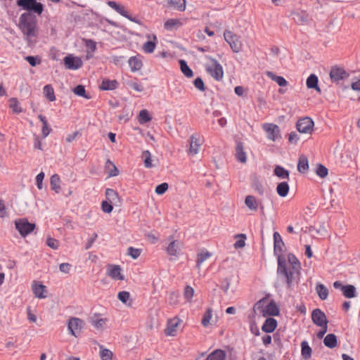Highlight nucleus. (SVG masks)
Returning <instances> with one entry per match:
<instances>
[{"instance_id": "a878e982", "label": "nucleus", "mask_w": 360, "mask_h": 360, "mask_svg": "<svg viewBox=\"0 0 360 360\" xmlns=\"http://www.w3.org/2000/svg\"><path fill=\"white\" fill-rule=\"evenodd\" d=\"M323 344L330 349L335 348L338 345L337 336L333 333L328 334L323 339Z\"/></svg>"}, {"instance_id": "5701e85b", "label": "nucleus", "mask_w": 360, "mask_h": 360, "mask_svg": "<svg viewBox=\"0 0 360 360\" xmlns=\"http://www.w3.org/2000/svg\"><path fill=\"white\" fill-rule=\"evenodd\" d=\"M288 262L291 265V269L296 271L297 274H300L301 264L296 256L292 253L288 255Z\"/></svg>"}, {"instance_id": "0eeeda50", "label": "nucleus", "mask_w": 360, "mask_h": 360, "mask_svg": "<svg viewBox=\"0 0 360 360\" xmlns=\"http://www.w3.org/2000/svg\"><path fill=\"white\" fill-rule=\"evenodd\" d=\"M314 122L311 118L305 117L297 120L296 129L300 133L311 134L314 130Z\"/></svg>"}, {"instance_id": "1a4fd4ad", "label": "nucleus", "mask_w": 360, "mask_h": 360, "mask_svg": "<svg viewBox=\"0 0 360 360\" xmlns=\"http://www.w3.org/2000/svg\"><path fill=\"white\" fill-rule=\"evenodd\" d=\"M262 128L266 132L267 138L273 141L281 137L280 128L275 124L265 123L263 124Z\"/></svg>"}, {"instance_id": "864d4df0", "label": "nucleus", "mask_w": 360, "mask_h": 360, "mask_svg": "<svg viewBox=\"0 0 360 360\" xmlns=\"http://www.w3.org/2000/svg\"><path fill=\"white\" fill-rule=\"evenodd\" d=\"M141 157L143 159L145 167L151 168L153 167L151 160V154L149 150L143 151Z\"/></svg>"}, {"instance_id": "79ce46f5", "label": "nucleus", "mask_w": 360, "mask_h": 360, "mask_svg": "<svg viewBox=\"0 0 360 360\" xmlns=\"http://www.w3.org/2000/svg\"><path fill=\"white\" fill-rule=\"evenodd\" d=\"M269 295H267L259 301H257L253 306V311L255 313L257 310L259 311L263 316L264 310L265 309V304L266 303Z\"/></svg>"}, {"instance_id": "4468645a", "label": "nucleus", "mask_w": 360, "mask_h": 360, "mask_svg": "<svg viewBox=\"0 0 360 360\" xmlns=\"http://www.w3.org/2000/svg\"><path fill=\"white\" fill-rule=\"evenodd\" d=\"M349 76L348 73L342 68L333 67L330 72V77L333 82H338Z\"/></svg>"}, {"instance_id": "5fc2aeb1", "label": "nucleus", "mask_w": 360, "mask_h": 360, "mask_svg": "<svg viewBox=\"0 0 360 360\" xmlns=\"http://www.w3.org/2000/svg\"><path fill=\"white\" fill-rule=\"evenodd\" d=\"M25 60L32 66L36 67L41 64V59L39 56H27L25 57Z\"/></svg>"}, {"instance_id": "09e8293b", "label": "nucleus", "mask_w": 360, "mask_h": 360, "mask_svg": "<svg viewBox=\"0 0 360 360\" xmlns=\"http://www.w3.org/2000/svg\"><path fill=\"white\" fill-rule=\"evenodd\" d=\"M293 19L298 24H304L308 22V16L305 12L293 13Z\"/></svg>"}, {"instance_id": "ea45409f", "label": "nucleus", "mask_w": 360, "mask_h": 360, "mask_svg": "<svg viewBox=\"0 0 360 360\" xmlns=\"http://www.w3.org/2000/svg\"><path fill=\"white\" fill-rule=\"evenodd\" d=\"M266 75L276 82L280 86H285L288 84L287 80L282 76H278L274 74L273 72H267Z\"/></svg>"}, {"instance_id": "ddd939ff", "label": "nucleus", "mask_w": 360, "mask_h": 360, "mask_svg": "<svg viewBox=\"0 0 360 360\" xmlns=\"http://www.w3.org/2000/svg\"><path fill=\"white\" fill-rule=\"evenodd\" d=\"M108 5L114 9L116 12H117L119 14H120L122 16L127 18L131 22L138 23L139 21L136 20L135 17H132L131 15H129L126 11L125 8L122 6L121 4H117L115 1H108L107 2Z\"/></svg>"}, {"instance_id": "2eb2a0df", "label": "nucleus", "mask_w": 360, "mask_h": 360, "mask_svg": "<svg viewBox=\"0 0 360 360\" xmlns=\"http://www.w3.org/2000/svg\"><path fill=\"white\" fill-rule=\"evenodd\" d=\"M280 309L274 300H271L264 310L263 316H278Z\"/></svg>"}, {"instance_id": "7ed1b4c3", "label": "nucleus", "mask_w": 360, "mask_h": 360, "mask_svg": "<svg viewBox=\"0 0 360 360\" xmlns=\"http://www.w3.org/2000/svg\"><path fill=\"white\" fill-rule=\"evenodd\" d=\"M16 5L26 13L41 15L44 11V6L37 0H17Z\"/></svg>"}, {"instance_id": "c9c22d12", "label": "nucleus", "mask_w": 360, "mask_h": 360, "mask_svg": "<svg viewBox=\"0 0 360 360\" xmlns=\"http://www.w3.org/2000/svg\"><path fill=\"white\" fill-rule=\"evenodd\" d=\"M106 200L111 203L116 204L120 201V197L117 191L112 188H107L105 192Z\"/></svg>"}, {"instance_id": "a18cd8bd", "label": "nucleus", "mask_w": 360, "mask_h": 360, "mask_svg": "<svg viewBox=\"0 0 360 360\" xmlns=\"http://www.w3.org/2000/svg\"><path fill=\"white\" fill-rule=\"evenodd\" d=\"M152 120L149 112L146 110H141L138 115V120L141 124H144L149 122Z\"/></svg>"}, {"instance_id": "9d476101", "label": "nucleus", "mask_w": 360, "mask_h": 360, "mask_svg": "<svg viewBox=\"0 0 360 360\" xmlns=\"http://www.w3.org/2000/svg\"><path fill=\"white\" fill-rule=\"evenodd\" d=\"M311 320L312 322L317 326L328 325V323L326 315L322 310L319 308L312 311Z\"/></svg>"}, {"instance_id": "b1692460", "label": "nucleus", "mask_w": 360, "mask_h": 360, "mask_svg": "<svg viewBox=\"0 0 360 360\" xmlns=\"http://www.w3.org/2000/svg\"><path fill=\"white\" fill-rule=\"evenodd\" d=\"M131 72H134L141 69L143 63L138 56H131L128 60Z\"/></svg>"}, {"instance_id": "de8ad7c7", "label": "nucleus", "mask_w": 360, "mask_h": 360, "mask_svg": "<svg viewBox=\"0 0 360 360\" xmlns=\"http://www.w3.org/2000/svg\"><path fill=\"white\" fill-rule=\"evenodd\" d=\"M179 243L178 240H172L169 243L167 248V252L171 256H176L179 249Z\"/></svg>"}, {"instance_id": "774afa93", "label": "nucleus", "mask_w": 360, "mask_h": 360, "mask_svg": "<svg viewBox=\"0 0 360 360\" xmlns=\"http://www.w3.org/2000/svg\"><path fill=\"white\" fill-rule=\"evenodd\" d=\"M168 188H169L168 184L164 182L160 184H158L155 187V191L158 195H162L168 190Z\"/></svg>"}, {"instance_id": "20e7f679", "label": "nucleus", "mask_w": 360, "mask_h": 360, "mask_svg": "<svg viewBox=\"0 0 360 360\" xmlns=\"http://www.w3.org/2000/svg\"><path fill=\"white\" fill-rule=\"evenodd\" d=\"M15 227L22 238L30 234L36 228L35 223H31L27 218H20L14 221Z\"/></svg>"}, {"instance_id": "f03ea898", "label": "nucleus", "mask_w": 360, "mask_h": 360, "mask_svg": "<svg viewBox=\"0 0 360 360\" xmlns=\"http://www.w3.org/2000/svg\"><path fill=\"white\" fill-rule=\"evenodd\" d=\"M276 272L278 276L283 279V281L287 285V288H291L294 278L293 275L295 274H297V272L293 271L292 269H288L287 262L285 259H281L278 258Z\"/></svg>"}, {"instance_id": "9b49d317", "label": "nucleus", "mask_w": 360, "mask_h": 360, "mask_svg": "<svg viewBox=\"0 0 360 360\" xmlns=\"http://www.w3.org/2000/svg\"><path fill=\"white\" fill-rule=\"evenodd\" d=\"M83 321L79 318L72 317L68 321V328L70 333L77 337L82 330Z\"/></svg>"}, {"instance_id": "412c9836", "label": "nucleus", "mask_w": 360, "mask_h": 360, "mask_svg": "<svg viewBox=\"0 0 360 360\" xmlns=\"http://www.w3.org/2000/svg\"><path fill=\"white\" fill-rule=\"evenodd\" d=\"M117 86L118 82L117 80H110L109 79L105 78L102 80V83L100 85L99 88L103 91H110L116 89Z\"/></svg>"}, {"instance_id": "e2e57ef3", "label": "nucleus", "mask_w": 360, "mask_h": 360, "mask_svg": "<svg viewBox=\"0 0 360 360\" xmlns=\"http://www.w3.org/2000/svg\"><path fill=\"white\" fill-rule=\"evenodd\" d=\"M113 203H111L108 200H103L101 202V210L103 212L109 214L112 212L113 210Z\"/></svg>"}, {"instance_id": "13d9d810", "label": "nucleus", "mask_w": 360, "mask_h": 360, "mask_svg": "<svg viewBox=\"0 0 360 360\" xmlns=\"http://www.w3.org/2000/svg\"><path fill=\"white\" fill-rule=\"evenodd\" d=\"M328 173V169L322 164H318L316 168V174L321 178H325Z\"/></svg>"}, {"instance_id": "39448f33", "label": "nucleus", "mask_w": 360, "mask_h": 360, "mask_svg": "<svg viewBox=\"0 0 360 360\" xmlns=\"http://www.w3.org/2000/svg\"><path fill=\"white\" fill-rule=\"evenodd\" d=\"M208 58L210 60L212 65H207L205 66L206 72L215 80H221L224 76V70L221 65L217 60L211 56H209Z\"/></svg>"}, {"instance_id": "cd10ccee", "label": "nucleus", "mask_w": 360, "mask_h": 360, "mask_svg": "<svg viewBox=\"0 0 360 360\" xmlns=\"http://www.w3.org/2000/svg\"><path fill=\"white\" fill-rule=\"evenodd\" d=\"M274 174L277 177L282 179H289V178H290L289 171L281 165H276L274 167Z\"/></svg>"}, {"instance_id": "6e6552de", "label": "nucleus", "mask_w": 360, "mask_h": 360, "mask_svg": "<svg viewBox=\"0 0 360 360\" xmlns=\"http://www.w3.org/2000/svg\"><path fill=\"white\" fill-rule=\"evenodd\" d=\"M285 246L284 242L279 234V233L275 231L274 233V254L277 257V261H278V258L281 259H285L283 256L282 253L284 250L283 248Z\"/></svg>"}, {"instance_id": "2f4dec72", "label": "nucleus", "mask_w": 360, "mask_h": 360, "mask_svg": "<svg viewBox=\"0 0 360 360\" xmlns=\"http://www.w3.org/2000/svg\"><path fill=\"white\" fill-rule=\"evenodd\" d=\"M226 353L221 349H217L210 353L205 360H225Z\"/></svg>"}, {"instance_id": "f8f14e48", "label": "nucleus", "mask_w": 360, "mask_h": 360, "mask_svg": "<svg viewBox=\"0 0 360 360\" xmlns=\"http://www.w3.org/2000/svg\"><path fill=\"white\" fill-rule=\"evenodd\" d=\"M63 62L65 68L69 70H78L82 66V59L71 54L66 56Z\"/></svg>"}, {"instance_id": "72a5a7b5", "label": "nucleus", "mask_w": 360, "mask_h": 360, "mask_svg": "<svg viewBox=\"0 0 360 360\" xmlns=\"http://www.w3.org/2000/svg\"><path fill=\"white\" fill-rule=\"evenodd\" d=\"M309 169L308 159L305 155H300L297 163V170L301 173H305Z\"/></svg>"}, {"instance_id": "bf43d9fd", "label": "nucleus", "mask_w": 360, "mask_h": 360, "mask_svg": "<svg viewBox=\"0 0 360 360\" xmlns=\"http://www.w3.org/2000/svg\"><path fill=\"white\" fill-rule=\"evenodd\" d=\"M9 106L12 108L15 113H20L22 111V109L18 106V101L15 98H11L9 100Z\"/></svg>"}, {"instance_id": "338daca9", "label": "nucleus", "mask_w": 360, "mask_h": 360, "mask_svg": "<svg viewBox=\"0 0 360 360\" xmlns=\"http://www.w3.org/2000/svg\"><path fill=\"white\" fill-rule=\"evenodd\" d=\"M193 84L195 87L200 91L205 90V83L200 77H198L194 79Z\"/></svg>"}, {"instance_id": "7c9ffc66", "label": "nucleus", "mask_w": 360, "mask_h": 360, "mask_svg": "<svg viewBox=\"0 0 360 360\" xmlns=\"http://www.w3.org/2000/svg\"><path fill=\"white\" fill-rule=\"evenodd\" d=\"M289 189L290 187L287 181L280 182L276 186V192L278 195L282 198L288 195Z\"/></svg>"}, {"instance_id": "c03bdc74", "label": "nucleus", "mask_w": 360, "mask_h": 360, "mask_svg": "<svg viewBox=\"0 0 360 360\" xmlns=\"http://www.w3.org/2000/svg\"><path fill=\"white\" fill-rule=\"evenodd\" d=\"M121 270L119 265H114L110 271L109 276L114 279L123 281L124 277L122 275Z\"/></svg>"}, {"instance_id": "a19ab883", "label": "nucleus", "mask_w": 360, "mask_h": 360, "mask_svg": "<svg viewBox=\"0 0 360 360\" xmlns=\"http://www.w3.org/2000/svg\"><path fill=\"white\" fill-rule=\"evenodd\" d=\"M316 290L321 300L327 299L328 296V290L323 284L318 283L316 286Z\"/></svg>"}, {"instance_id": "58836bf2", "label": "nucleus", "mask_w": 360, "mask_h": 360, "mask_svg": "<svg viewBox=\"0 0 360 360\" xmlns=\"http://www.w3.org/2000/svg\"><path fill=\"white\" fill-rule=\"evenodd\" d=\"M43 94L44 96L49 101L52 102L56 100L54 90L51 84H46L44 86Z\"/></svg>"}, {"instance_id": "dca6fc26", "label": "nucleus", "mask_w": 360, "mask_h": 360, "mask_svg": "<svg viewBox=\"0 0 360 360\" xmlns=\"http://www.w3.org/2000/svg\"><path fill=\"white\" fill-rule=\"evenodd\" d=\"M189 149L188 153L194 155L198 153L199 147L201 146V142L198 134H192L189 139Z\"/></svg>"}, {"instance_id": "6e6d98bb", "label": "nucleus", "mask_w": 360, "mask_h": 360, "mask_svg": "<svg viewBox=\"0 0 360 360\" xmlns=\"http://www.w3.org/2000/svg\"><path fill=\"white\" fill-rule=\"evenodd\" d=\"M238 239L234 243V248L236 249L243 248L245 245L246 236L243 233H240L236 236Z\"/></svg>"}, {"instance_id": "37998d69", "label": "nucleus", "mask_w": 360, "mask_h": 360, "mask_svg": "<svg viewBox=\"0 0 360 360\" xmlns=\"http://www.w3.org/2000/svg\"><path fill=\"white\" fill-rule=\"evenodd\" d=\"M60 177L56 174H53L50 178L51 188L57 193H58L60 190Z\"/></svg>"}, {"instance_id": "69168bd1", "label": "nucleus", "mask_w": 360, "mask_h": 360, "mask_svg": "<svg viewBox=\"0 0 360 360\" xmlns=\"http://www.w3.org/2000/svg\"><path fill=\"white\" fill-rule=\"evenodd\" d=\"M117 298L122 303L127 304L130 300V294L127 291H121L118 292Z\"/></svg>"}, {"instance_id": "3c124183", "label": "nucleus", "mask_w": 360, "mask_h": 360, "mask_svg": "<svg viewBox=\"0 0 360 360\" xmlns=\"http://www.w3.org/2000/svg\"><path fill=\"white\" fill-rule=\"evenodd\" d=\"M246 206L251 210L256 211L257 210V202L253 195H248L245 199Z\"/></svg>"}, {"instance_id": "bb28decb", "label": "nucleus", "mask_w": 360, "mask_h": 360, "mask_svg": "<svg viewBox=\"0 0 360 360\" xmlns=\"http://www.w3.org/2000/svg\"><path fill=\"white\" fill-rule=\"evenodd\" d=\"M312 349L309 345L307 341L304 340L301 342V355L302 358L307 360L311 357Z\"/></svg>"}, {"instance_id": "4be33fe9", "label": "nucleus", "mask_w": 360, "mask_h": 360, "mask_svg": "<svg viewBox=\"0 0 360 360\" xmlns=\"http://www.w3.org/2000/svg\"><path fill=\"white\" fill-rule=\"evenodd\" d=\"M319 79L315 74H311L307 79L306 84L308 89H315L319 93H321V89L319 86Z\"/></svg>"}, {"instance_id": "8fccbe9b", "label": "nucleus", "mask_w": 360, "mask_h": 360, "mask_svg": "<svg viewBox=\"0 0 360 360\" xmlns=\"http://www.w3.org/2000/svg\"><path fill=\"white\" fill-rule=\"evenodd\" d=\"M180 25H181L180 20L174 18L169 19L164 23V27L167 30H172Z\"/></svg>"}, {"instance_id": "052dcab7", "label": "nucleus", "mask_w": 360, "mask_h": 360, "mask_svg": "<svg viewBox=\"0 0 360 360\" xmlns=\"http://www.w3.org/2000/svg\"><path fill=\"white\" fill-rule=\"evenodd\" d=\"M179 293L177 291H172L169 294L168 302L171 305H176L179 302Z\"/></svg>"}, {"instance_id": "473e14b6", "label": "nucleus", "mask_w": 360, "mask_h": 360, "mask_svg": "<svg viewBox=\"0 0 360 360\" xmlns=\"http://www.w3.org/2000/svg\"><path fill=\"white\" fill-rule=\"evenodd\" d=\"M179 66L181 71L182 73L188 78H191L193 77V70L189 68V66L187 64V62L184 59H180L179 60Z\"/></svg>"}, {"instance_id": "4c0bfd02", "label": "nucleus", "mask_w": 360, "mask_h": 360, "mask_svg": "<svg viewBox=\"0 0 360 360\" xmlns=\"http://www.w3.org/2000/svg\"><path fill=\"white\" fill-rule=\"evenodd\" d=\"M73 93L80 97H83L86 99L91 98V95L86 91L85 86L82 84H78L72 89Z\"/></svg>"}, {"instance_id": "c85d7f7f", "label": "nucleus", "mask_w": 360, "mask_h": 360, "mask_svg": "<svg viewBox=\"0 0 360 360\" xmlns=\"http://www.w3.org/2000/svg\"><path fill=\"white\" fill-rule=\"evenodd\" d=\"M179 320L172 319L167 323V328L165 330L166 335L174 336L176 333V328L178 326Z\"/></svg>"}, {"instance_id": "0e129e2a", "label": "nucleus", "mask_w": 360, "mask_h": 360, "mask_svg": "<svg viewBox=\"0 0 360 360\" xmlns=\"http://www.w3.org/2000/svg\"><path fill=\"white\" fill-rule=\"evenodd\" d=\"M141 253V250L135 248L134 247H129L127 249V255H129L134 259H137Z\"/></svg>"}, {"instance_id": "49530a36", "label": "nucleus", "mask_w": 360, "mask_h": 360, "mask_svg": "<svg viewBox=\"0 0 360 360\" xmlns=\"http://www.w3.org/2000/svg\"><path fill=\"white\" fill-rule=\"evenodd\" d=\"M124 83L128 87L133 89L136 91L142 92L144 90L143 86L140 83L137 82L136 78H135L134 80L127 79Z\"/></svg>"}, {"instance_id": "f257e3e1", "label": "nucleus", "mask_w": 360, "mask_h": 360, "mask_svg": "<svg viewBox=\"0 0 360 360\" xmlns=\"http://www.w3.org/2000/svg\"><path fill=\"white\" fill-rule=\"evenodd\" d=\"M18 27L29 46L34 45L39 36L37 18L30 13H23L19 18Z\"/></svg>"}, {"instance_id": "f704fd0d", "label": "nucleus", "mask_w": 360, "mask_h": 360, "mask_svg": "<svg viewBox=\"0 0 360 360\" xmlns=\"http://www.w3.org/2000/svg\"><path fill=\"white\" fill-rule=\"evenodd\" d=\"M167 4L168 6L179 11H184L186 9V0H168Z\"/></svg>"}, {"instance_id": "4d7b16f0", "label": "nucleus", "mask_w": 360, "mask_h": 360, "mask_svg": "<svg viewBox=\"0 0 360 360\" xmlns=\"http://www.w3.org/2000/svg\"><path fill=\"white\" fill-rule=\"evenodd\" d=\"M210 256H211V253L208 251H205V252L202 251V252H200L199 254H198L197 260H196L197 266L198 268H200V264L204 261H205L207 258H209Z\"/></svg>"}, {"instance_id": "423d86ee", "label": "nucleus", "mask_w": 360, "mask_h": 360, "mask_svg": "<svg viewBox=\"0 0 360 360\" xmlns=\"http://www.w3.org/2000/svg\"><path fill=\"white\" fill-rule=\"evenodd\" d=\"M225 41L229 44L234 53H238L242 49V44L239 37L229 30H225L224 33Z\"/></svg>"}, {"instance_id": "f3484780", "label": "nucleus", "mask_w": 360, "mask_h": 360, "mask_svg": "<svg viewBox=\"0 0 360 360\" xmlns=\"http://www.w3.org/2000/svg\"><path fill=\"white\" fill-rule=\"evenodd\" d=\"M278 326V321L273 317H268L264 321L262 330L266 333H273Z\"/></svg>"}, {"instance_id": "e433bc0d", "label": "nucleus", "mask_w": 360, "mask_h": 360, "mask_svg": "<svg viewBox=\"0 0 360 360\" xmlns=\"http://www.w3.org/2000/svg\"><path fill=\"white\" fill-rule=\"evenodd\" d=\"M342 294L346 298H354L356 296V288L351 284L345 285L342 289Z\"/></svg>"}, {"instance_id": "a211bd4d", "label": "nucleus", "mask_w": 360, "mask_h": 360, "mask_svg": "<svg viewBox=\"0 0 360 360\" xmlns=\"http://www.w3.org/2000/svg\"><path fill=\"white\" fill-rule=\"evenodd\" d=\"M236 158L242 163L247 162L246 153L244 151V146L241 141H237L236 146Z\"/></svg>"}, {"instance_id": "603ef678", "label": "nucleus", "mask_w": 360, "mask_h": 360, "mask_svg": "<svg viewBox=\"0 0 360 360\" xmlns=\"http://www.w3.org/2000/svg\"><path fill=\"white\" fill-rule=\"evenodd\" d=\"M99 347L101 349L100 356L101 360H112V352L108 349L103 348V345H100Z\"/></svg>"}, {"instance_id": "680f3d73", "label": "nucleus", "mask_w": 360, "mask_h": 360, "mask_svg": "<svg viewBox=\"0 0 360 360\" xmlns=\"http://www.w3.org/2000/svg\"><path fill=\"white\" fill-rule=\"evenodd\" d=\"M212 311L211 309H207L206 312L204 314L202 319L201 320V323L203 326L206 327L210 323V319L212 316Z\"/></svg>"}, {"instance_id": "393cba45", "label": "nucleus", "mask_w": 360, "mask_h": 360, "mask_svg": "<svg viewBox=\"0 0 360 360\" xmlns=\"http://www.w3.org/2000/svg\"><path fill=\"white\" fill-rule=\"evenodd\" d=\"M107 319L100 317V314H95L90 318L91 323L96 329H101L105 325Z\"/></svg>"}, {"instance_id": "c756f323", "label": "nucleus", "mask_w": 360, "mask_h": 360, "mask_svg": "<svg viewBox=\"0 0 360 360\" xmlns=\"http://www.w3.org/2000/svg\"><path fill=\"white\" fill-rule=\"evenodd\" d=\"M152 40H148L143 45V49L146 53H151L154 51L156 46L157 37L155 34L152 35Z\"/></svg>"}, {"instance_id": "6ab92c4d", "label": "nucleus", "mask_w": 360, "mask_h": 360, "mask_svg": "<svg viewBox=\"0 0 360 360\" xmlns=\"http://www.w3.org/2000/svg\"><path fill=\"white\" fill-rule=\"evenodd\" d=\"M46 286L40 282L34 281L32 284V291L34 296L39 299H44L46 297V295H44Z\"/></svg>"}, {"instance_id": "aec40b11", "label": "nucleus", "mask_w": 360, "mask_h": 360, "mask_svg": "<svg viewBox=\"0 0 360 360\" xmlns=\"http://www.w3.org/2000/svg\"><path fill=\"white\" fill-rule=\"evenodd\" d=\"M251 186L252 188L260 195H263L264 189L259 178L256 174L251 176Z\"/></svg>"}]
</instances>
